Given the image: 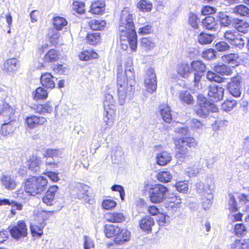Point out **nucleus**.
Returning <instances> with one entry per match:
<instances>
[{"instance_id": "26", "label": "nucleus", "mask_w": 249, "mask_h": 249, "mask_svg": "<svg viewBox=\"0 0 249 249\" xmlns=\"http://www.w3.org/2000/svg\"><path fill=\"white\" fill-rule=\"evenodd\" d=\"M105 6V3L104 0H96L91 3L90 11L94 14H100L104 11Z\"/></svg>"}, {"instance_id": "4", "label": "nucleus", "mask_w": 249, "mask_h": 249, "mask_svg": "<svg viewBox=\"0 0 249 249\" xmlns=\"http://www.w3.org/2000/svg\"><path fill=\"white\" fill-rule=\"evenodd\" d=\"M197 98V103L194 107V112L197 116L204 118L210 111H218L216 106L214 103L209 102L205 97L199 95Z\"/></svg>"}, {"instance_id": "45", "label": "nucleus", "mask_w": 249, "mask_h": 249, "mask_svg": "<svg viewBox=\"0 0 249 249\" xmlns=\"http://www.w3.org/2000/svg\"><path fill=\"white\" fill-rule=\"evenodd\" d=\"M142 47L146 51H148L154 48L155 43L150 38H142L141 40Z\"/></svg>"}, {"instance_id": "64", "label": "nucleus", "mask_w": 249, "mask_h": 249, "mask_svg": "<svg viewBox=\"0 0 249 249\" xmlns=\"http://www.w3.org/2000/svg\"><path fill=\"white\" fill-rule=\"evenodd\" d=\"M60 155L59 150L57 149H48L45 150L43 153L45 157H57Z\"/></svg>"}, {"instance_id": "48", "label": "nucleus", "mask_w": 249, "mask_h": 249, "mask_svg": "<svg viewBox=\"0 0 249 249\" xmlns=\"http://www.w3.org/2000/svg\"><path fill=\"white\" fill-rule=\"evenodd\" d=\"M48 35L52 44L54 46L57 45L60 38L59 33L56 30L52 29L49 31Z\"/></svg>"}, {"instance_id": "23", "label": "nucleus", "mask_w": 249, "mask_h": 249, "mask_svg": "<svg viewBox=\"0 0 249 249\" xmlns=\"http://www.w3.org/2000/svg\"><path fill=\"white\" fill-rule=\"evenodd\" d=\"M56 107L57 105L52 102H48L44 104L38 105L36 109V112L40 114L51 113L53 108H56Z\"/></svg>"}, {"instance_id": "36", "label": "nucleus", "mask_w": 249, "mask_h": 249, "mask_svg": "<svg viewBox=\"0 0 249 249\" xmlns=\"http://www.w3.org/2000/svg\"><path fill=\"white\" fill-rule=\"evenodd\" d=\"M18 60L16 58L7 60L3 64V70L6 72H12L16 69Z\"/></svg>"}, {"instance_id": "27", "label": "nucleus", "mask_w": 249, "mask_h": 249, "mask_svg": "<svg viewBox=\"0 0 249 249\" xmlns=\"http://www.w3.org/2000/svg\"><path fill=\"white\" fill-rule=\"evenodd\" d=\"M41 163L40 159L34 155L31 157L27 161L29 169L34 172H37L39 171Z\"/></svg>"}, {"instance_id": "61", "label": "nucleus", "mask_w": 249, "mask_h": 249, "mask_svg": "<svg viewBox=\"0 0 249 249\" xmlns=\"http://www.w3.org/2000/svg\"><path fill=\"white\" fill-rule=\"evenodd\" d=\"M73 9L78 14H83L85 12V4L83 2L76 1L73 2Z\"/></svg>"}, {"instance_id": "16", "label": "nucleus", "mask_w": 249, "mask_h": 249, "mask_svg": "<svg viewBox=\"0 0 249 249\" xmlns=\"http://www.w3.org/2000/svg\"><path fill=\"white\" fill-rule=\"evenodd\" d=\"M178 73L182 77L189 78L193 81V73L190 66L186 63H182L178 65Z\"/></svg>"}, {"instance_id": "19", "label": "nucleus", "mask_w": 249, "mask_h": 249, "mask_svg": "<svg viewBox=\"0 0 249 249\" xmlns=\"http://www.w3.org/2000/svg\"><path fill=\"white\" fill-rule=\"evenodd\" d=\"M46 122V120L43 117L36 116H31L26 118V122L27 126L30 128H33L38 125L43 124Z\"/></svg>"}, {"instance_id": "34", "label": "nucleus", "mask_w": 249, "mask_h": 249, "mask_svg": "<svg viewBox=\"0 0 249 249\" xmlns=\"http://www.w3.org/2000/svg\"><path fill=\"white\" fill-rule=\"evenodd\" d=\"M179 99L182 103L187 105L192 104L194 102V99L190 93L187 91H182L179 93Z\"/></svg>"}, {"instance_id": "40", "label": "nucleus", "mask_w": 249, "mask_h": 249, "mask_svg": "<svg viewBox=\"0 0 249 249\" xmlns=\"http://www.w3.org/2000/svg\"><path fill=\"white\" fill-rule=\"evenodd\" d=\"M214 36L210 34L201 33L198 37V42L201 44H208L213 40Z\"/></svg>"}, {"instance_id": "52", "label": "nucleus", "mask_w": 249, "mask_h": 249, "mask_svg": "<svg viewBox=\"0 0 249 249\" xmlns=\"http://www.w3.org/2000/svg\"><path fill=\"white\" fill-rule=\"evenodd\" d=\"M137 7L140 10L144 12H147L151 11L152 4L145 0H141L137 4Z\"/></svg>"}, {"instance_id": "53", "label": "nucleus", "mask_w": 249, "mask_h": 249, "mask_svg": "<svg viewBox=\"0 0 249 249\" xmlns=\"http://www.w3.org/2000/svg\"><path fill=\"white\" fill-rule=\"evenodd\" d=\"M100 35L99 33L88 34L87 36V42L91 45L97 44L100 40Z\"/></svg>"}, {"instance_id": "11", "label": "nucleus", "mask_w": 249, "mask_h": 249, "mask_svg": "<svg viewBox=\"0 0 249 249\" xmlns=\"http://www.w3.org/2000/svg\"><path fill=\"white\" fill-rule=\"evenodd\" d=\"M89 187L84 184L78 183L73 190V195L77 198L80 199H83L89 203H90V200L89 199L90 196L89 193Z\"/></svg>"}, {"instance_id": "15", "label": "nucleus", "mask_w": 249, "mask_h": 249, "mask_svg": "<svg viewBox=\"0 0 249 249\" xmlns=\"http://www.w3.org/2000/svg\"><path fill=\"white\" fill-rule=\"evenodd\" d=\"M240 83V82L238 78H234L231 79L228 84L229 92L234 97H238L241 95V90Z\"/></svg>"}, {"instance_id": "57", "label": "nucleus", "mask_w": 249, "mask_h": 249, "mask_svg": "<svg viewBox=\"0 0 249 249\" xmlns=\"http://www.w3.org/2000/svg\"><path fill=\"white\" fill-rule=\"evenodd\" d=\"M216 52L213 49H207L202 53V57L206 60H210L215 58Z\"/></svg>"}, {"instance_id": "58", "label": "nucleus", "mask_w": 249, "mask_h": 249, "mask_svg": "<svg viewBox=\"0 0 249 249\" xmlns=\"http://www.w3.org/2000/svg\"><path fill=\"white\" fill-rule=\"evenodd\" d=\"M215 48L219 52H223L229 51L230 46L226 42L220 41L215 44Z\"/></svg>"}, {"instance_id": "28", "label": "nucleus", "mask_w": 249, "mask_h": 249, "mask_svg": "<svg viewBox=\"0 0 249 249\" xmlns=\"http://www.w3.org/2000/svg\"><path fill=\"white\" fill-rule=\"evenodd\" d=\"M233 25L238 33L241 32L245 34L249 31V24L244 20L236 19L234 20Z\"/></svg>"}, {"instance_id": "22", "label": "nucleus", "mask_w": 249, "mask_h": 249, "mask_svg": "<svg viewBox=\"0 0 249 249\" xmlns=\"http://www.w3.org/2000/svg\"><path fill=\"white\" fill-rule=\"evenodd\" d=\"M196 189L198 193L205 196H209V198H213L212 189L209 184H204L199 182L196 184Z\"/></svg>"}, {"instance_id": "31", "label": "nucleus", "mask_w": 249, "mask_h": 249, "mask_svg": "<svg viewBox=\"0 0 249 249\" xmlns=\"http://www.w3.org/2000/svg\"><path fill=\"white\" fill-rule=\"evenodd\" d=\"M154 224L153 219L149 216H146L140 221V227L142 230L148 232L151 231V227Z\"/></svg>"}, {"instance_id": "49", "label": "nucleus", "mask_w": 249, "mask_h": 249, "mask_svg": "<svg viewBox=\"0 0 249 249\" xmlns=\"http://www.w3.org/2000/svg\"><path fill=\"white\" fill-rule=\"evenodd\" d=\"M98 54L92 51H84L79 55V58L82 60H88L91 58H96Z\"/></svg>"}, {"instance_id": "54", "label": "nucleus", "mask_w": 249, "mask_h": 249, "mask_svg": "<svg viewBox=\"0 0 249 249\" xmlns=\"http://www.w3.org/2000/svg\"><path fill=\"white\" fill-rule=\"evenodd\" d=\"M15 114V110L13 107L7 103H4L1 110V115L9 117Z\"/></svg>"}, {"instance_id": "2", "label": "nucleus", "mask_w": 249, "mask_h": 249, "mask_svg": "<svg viewBox=\"0 0 249 249\" xmlns=\"http://www.w3.org/2000/svg\"><path fill=\"white\" fill-rule=\"evenodd\" d=\"M47 184V179L44 177L33 176L26 180L25 191L31 196H35L44 192Z\"/></svg>"}, {"instance_id": "42", "label": "nucleus", "mask_w": 249, "mask_h": 249, "mask_svg": "<svg viewBox=\"0 0 249 249\" xmlns=\"http://www.w3.org/2000/svg\"><path fill=\"white\" fill-rule=\"evenodd\" d=\"M239 34H240L236 30H228L224 33V37L231 44Z\"/></svg>"}, {"instance_id": "44", "label": "nucleus", "mask_w": 249, "mask_h": 249, "mask_svg": "<svg viewBox=\"0 0 249 249\" xmlns=\"http://www.w3.org/2000/svg\"><path fill=\"white\" fill-rule=\"evenodd\" d=\"M218 17L221 24L224 27L230 26L232 22V18L224 13H219L218 14Z\"/></svg>"}, {"instance_id": "56", "label": "nucleus", "mask_w": 249, "mask_h": 249, "mask_svg": "<svg viewBox=\"0 0 249 249\" xmlns=\"http://www.w3.org/2000/svg\"><path fill=\"white\" fill-rule=\"evenodd\" d=\"M214 71L222 75H228L230 72V69L224 64L217 65L214 68Z\"/></svg>"}, {"instance_id": "50", "label": "nucleus", "mask_w": 249, "mask_h": 249, "mask_svg": "<svg viewBox=\"0 0 249 249\" xmlns=\"http://www.w3.org/2000/svg\"><path fill=\"white\" fill-rule=\"evenodd\" d=\"M175 201H168V202L165 204L166 208L168 210L176 211L178 208V205L181 203L180 198H178L177 196L175 197H171V200H175Z\"/></svg>"}, {"instance_id": "38", "label": "nucleus", "mask_w": 249, "mask_h": 249, "mask_svg": "<svg viewBox=\"0 0 249 249\" xmlns=\"http://www.w3.org/2000/svg\"><path fill=\"white\" fill-rule=\"evenodd\" d=\"M232 12L241 16L249 15V9L246 6L240 4L232 9Z\"/></svg>"}, {"instance_id": "62", "label": "nucleus", "mask_w": 249, "mask_h": 249, "mask_svg": "<svg viewBox=\"0 0 249 249\" xmlns=\"http://www.w3.org/2000/svg\"><path fill=\"white\" fill-rule=\"evenodd\" d=\"M199 22V19L193 13H190L189 15V24L194 28H198V23Z\"/></svg>"}, {"instance_id": "29", "label": "nucleus", "mask_w": 249, "mask_h": 249, "mask_svg": "<svg viewBox=\"0 0 249 249\" xmlns=\"http://www.w3.org/2000/svg\"><path fill=\"white\" fill-rule=\"evenodd\" d=\"M130 237V232L126 229L121 230L117 233L114 239V242L117 244H121L127 241Z\"/></svg>"}, {"instance_id": "14", "label": "nucleus", "mask_w": 249, "mask_h": 249, "mask_svg": "<svg viewBox=\"0 0 249 249\" xmlns=\"http://www.w3.org/2000/svg\"><path fill=\"white\" fill-rule=\"evenodd\" d=\"M111 88H109L107 91L104 94L103 106L104 110H115V100L111 94Z\"/></svg>"}, {"instance_id": "3", "label": "nucleus", "mask_w": 249, "mask_h": 249, "mask_svg": "<svg viewBox=\"0 0 249 249\" xmlns=\"http://www.w3.org/2000/svg\"><path fill=\"white\" fill-rule=\"evenodd\" d=\"M119 31L121 33L122 36H124L127 32L128 34L132 33L133 35L136 33L133 23V14L127 7L124 8L121 12Z\"/></svg>"}, {"instance_id": "51", "label": "nucleus", "mask_w": 249, "mask_h": 249, "mask_svg": "<svg viewBox=\"0 0 249 249\" xmlns=\"http://www.w3.org/2000/svg\"><path fill=\"white\" fill-rule=\"evenodd\" d=\"M47 96L48 92L47 90L41 87L37 88L34 94V99L36 100L46 99Z\"/></svg>"}, {"instance_id": "17", "label": "nucleus", "mask_w": 249, "mask_h": 249, "mask_svg": "<svg viewBox=\"0 0 249 249\" xmlns=\"http://www.w3.org/2000/svg\"><path fill=\"white\" fill-rule=\"evenodd\" d=\"M58 190V187L56 185H53L50 187L45 195L42 197L43 202L48 206L52 205L55 193Z\"/></svg>"}, {"instance_id": "10", "label": "nucleus", "mask_w": 249, "mask_h": 249, "mask_svg": "<svg viewBox=\"0 0 249 249\" xmlns=\"http://www.w3.org/2000/svg\"><path fill=\"white\" fill-rule=\"evenodd\" d=\"M144 84L148 92H153L157 89L156 75L153 69L150 68L146 72Z\"/></svg>"}, {"instance_id": "32", "label": "nucleus", "mask_w": 249, "mask_h": 249, "mask_svg": "<svg viewBox=\"0 0 249 249\" xmlns=\"http://www.w3.org/2000/svg\"><path fill=\"white\" fill-rule=\"evenodd\" d=\"M120 231V228L115 225L109 224L105 226V233L107 237L108 238L114 236H117V233Z\"/></svg>"}, {"instance_id": "25", "label": "nucleus", "mask_w": 249, "mask_h": 249, "mask_svg": "<svg viewBox=\"0 0 249 249\" xmlns=\"http://www.w3.org/2000/svg\"><path fill=\"white\" fill-rule=\"evenodd\" d=\"M106 218L107 221L112 223H121L124 222L125 217L124 214L121 212H115L107 213Z\"/></svg>"}, {"instance_id": "33", "label": "nucleus", "mask_w": 249, "mask_h": 249, "mask_svg": "<svg viewBox=\"0 0 249 249\" xmlns=\"http://www.w3.org/2000/svg\"><path fill=\"white\" fill-rule=\"evenodd\" d=\"M106 24V22L100 19H93L89 22V26L93 30H102L104 29Z\"/></svg>"}, {"instance_id": "6", "label": "nucleus", "mask_w": 249, "mask_h": 249, "mask_svg": "<svg viewBox=\"0 0 249 249\" xmlns=\"http://www.w3.org/2000/svg\"><path fill=\"white\" fill-rule=\"evenodd\" d=\"M168 189L161 184L152 186L149 191L150 201L155 203L163 201L168 196Z\"/></svg>"}, {"instance_id": "37", "label": "nucleus", "mask_w": 249, "mask_h": 249, "mask_svg": "<svg viewBox=\"0 0 249 249\" xmlns=\"http://www.w3.org/2000/svg\"><path fill=\"white\" fill-rule=\"evenodd\" d=\"M221 58L226 63L236 64L238 63L239 56L237 53H231L223 55Z\"/></svg>"}, {"instance_id": "30", "label": "nucleus", "mask_w": 249, "mask_h": 249, "mask_svg": "<svg viewBox=\"0 0 249 249\" xmlns=\"http://www.w3.org/2000/svg\"><path fill=\"white\" fill-rule=\"evenodd\" d=\"M172 157L169 153L163 151L159 153L157 156V161L160 165H165L171 160Z\"/></svg>"}, {"instance_id": "59", "label": "nucleus", "mask_w": 249, "mask_h": 249, "mask_svg": "<svg viewBox=\"0 0 249 249\" xmlns=\"http://www.w3.org/2000/svg\"><path fill=\"white\" fill-rule=\"evenodd\" d=\"M245 44V40L244 39L243 36L239 34V35L236 37V39L231 43V45L240 49H242L244 48Z\"/></svg>"}, {"instance_id": "9", "label": "nucleus", "mask_w": 249, "mask_h": 249, "mask_svg": "<svg viewBox=\"0 0 249 249\" xmlns=\"http://www.w3.org/2000/svg\"><path fill=\"white\" fill-rule=\"evenodd\" d=\"M10 232L15 239L25 237L27 234V228L25 223L23 221H18L11 228Z\"/></svg>"}, {"instance_id": "18", "label": "nucleus", "mask_w": 249, "mask_h": 249, "mask_svg": "<svg viewBox=\"0 0 249 249\" xmlns=\"http://www.w3.org/2000/svg\"><path fill=\"white\" fill-rule=\"evenodd\" d=\"M0 181L1 184L8 190H14L17 186L14 178L9 175H2L0 178Z\"/></svg>"}, {"instance_id": "35", "label": "nucleus", "mask_w": 249, "mask_h": 249, "mask_svg": "<svg viewBox=\"0 0 249 249\" xmlns=\"http://www.w3.org/2000/svg\"><path fill=\"white\" fill-rule=\"evenodd\" d=\"M203 26L207 30H213L215 28L216 22L214 18L212 16L207 17L202 21Z\"/></svg>"}, {"instance_id": "1", "label": "nucleus", "mask_w": 249, "mask_h": 249, "mask_svg": "<svg viewBox=\"0 0 249 249\" xmlns=\"http://www.w3.org/2000/svg\"><path fill=\"white\" fill-rule=\"evenodd\" d=\"M117 86L119 103L121 106L124 105L127 98H130L134 91L135 84H132L124 80L123 74L122 65L117 67Z\"/></svg>"}, {"instance_id": "13", "label": "nucleus", "mask_w": 249, "mask_h": 249, "mask_svg": "<svg viewBox=\"0 0 249 249\" xmlns=\"http://www.w3.org/2000/svg\"><path fill=\"white\" fill-rule=\"evenodd\" d=\"M224 94V89L216 85L209 87L208 95L210 99L213 102L222 100Z\"/></svg>"}, {"instance_id": "24", "label": "nucleus", "mask_w": 249, "mask_h": 249, "mask_svg": "<svg viewBox=\"0 0 249 249\" xmlns=\"http://www.w3.org/2000/svg\"><path fill=\"white\" fill-rule=\"evenodd\" d=\"M159 110L162 119L167 123H170L172 120L171 108L167 104H162L159 107Z\"/></svg>"}, {"instance_id": "60", "label": "nucleus", "mask_w": 249, "mask_h": 249, "mask_svg": "<svg viewBox=\"0 0 249 249\" xmlns=\"http://www.w3.org/2000/svg\"><path fill=\"white\" fill-rule=\"evenodd\" d=\"M190 127L194 130L201 129L203 126V124L196 119H192L189 122Z\"/></svg>"}, {"instance_id": "8", "label": "nucleus", "mask_w": 249, "mask_h": 249, "mask_svg": "<svg viewBox=\"0 0 249 249\" xmlns=\"http://www.w3.org/2000/svg\"><path fill=\"white\" fill-rule=\"evenodd\" d=\"M194 86L196 87L206 70V66L201 61H193L191 63Z\"/></svg>"}, {"instance_id": "39", "label": "nucleus", "mask_w": 249, "mask_h": 249, "mask_svg": "<svg viewBox=\"0 0 249 249\" xmlns=\"http://www.w3.org/2000/svg\"><path fill=\"white\" fill-rule=\"evenodd\" d=\"M157 178L159 181L166 183L171 181L172 175L169 171H160L157 175Z\"/></svg>"}, {"instance_id": "63", "label": "nucleus", "mask_w": 249, "mask_h": 249, "mask_svg": "<svg viewBox=\"0 0 249 249\" xmlns=\"http://www.w3.org/2000/svg\"><path fill=\"white\" fill-rule=\"evenodd\" d=\"M206 76L210 81H214L217 83H221L223 81V79L222 77L211 71H208Z\"/></svg>"}, {"instance_id": "12", "label": "nucleus", "mask_w": 249, "mask_h": 249, "mask_svg": "<svg viewBox=\"0 0 249 249\" xmlns=\"http://www.w3.org/2000/svg\"><path fill=\"white\" fill-rule=\"evenodd\" d=\"M124 72L123 71V74L124 78V80L130 82L132 84H135V73L133 67L132 60L130 58H127L124 63Z\"/></svg>"}, {"instance_id": "7", "label": "nucleus", "mask_w": 249, "mask_h": 249, "mask_svg": "<svg viewBox=\"0 0 249 249\" xmlns=\"http://www.w3.org/2000/svg\"><path fill=\"white\" fill-rule=\"evenodd\" d=\"M121 33H119L121 46L124 50H126L128 45L130 46L131 49L133 51H136L137 47V34L135 33V35L132 33L127 32V34L122 36Z\"/></svg>"}, {"instance_id": "21", "label": "nucleus", "mask_w": 249, "mask_h": 249, "mask_svg": "<svg viewBox=\"0 0 249 249\" xmlns=\"http://www.w3.org/2000/svg\"><path fill=\"white\" fill-rule=\"evenodd\" d=\"M42 85L47 89H53L55 86L54 77L50 73L42 74L40 77Z\"/></svg>"}, {"instance_id": "47", "label": "nucleus", "mask_w": 249, "mask_h": 249, "mask_svg": "<svg viewBox=\"0 0 249 249\" xmlns=\"http://www.w3.org/2000/svg\"><path fill=\"white\" fill-rule=\"evenodd\" d=\"M237 105V102L235 100H227L224 101L221 105V108L226 112L231 111Z\"/></svg>"}, {"instance_id": "20", "label": "nucleus", "mask_w": 249, "mask_h": 249, "mask_svg": "<svg viewBox=\"0 0 249 249\" xmlns=\"http://www.w3.org/2000/svg\"><path fill=\"white\" fill-rule=\"evenodd\" d=\"M115 110H104V123H105V129H109L113 124Z\"/></svg>"}, {"instance_id": "5", "label": "nucleus", "mask_w": 249, "mask_h": 249, "mask_svg": "<svg viewBox=\"0 0 249 249\" xmlns=\"http://www.w3.org/2000/svg\"><path fill=\"white\" fill-rule=\"evenodd\" d=\"M177 150L176 156L178 158H188L187 154L188 151L186 146L194 147L196 146L197 142L193 137H186L178 139L175 141Z\"/></svg>"}, {"instance_id": "41", "label": "nucleus", "mask_w": 249, "mask_h": 249, "mask_svg": "<svg viewBox=\"0 0 249 249\" xmlns=\"http://www.w3.org/2000/svg\"><path fill=\"white\" fill-rule=\"evenodd\" d=\"M53 24L56 30H61L67 25V21L64 18L56 17L53 18Z\"/></svg>"}, {"instance_id": "55", "label": "nucleus", "mask_w": 249, "mask_h": 249, "mask_svg": "<svg viewBox=\"0 0 249 249\" xmlns=\"http://www.w3.org/2000/svg\"><path fill=\"white\" fill-rule=\"evenodd\" d=\"M3 205L11 206L12 208H14L16 210L21 211L22 210L23 205L22 204L14 200H10L8 199H3L2 201Z\"/></svg>"}, {"instance_id": "43", "label": "nucleus", "mask_w": 249, "mask_h": 249, "mask_svg": "<svg viewBox=\"0 0 249 249\" xmlns=\"http://www.w3.org/2000/svg\"><path fill=\"white\" fill-rule=\"evenodd\" d=\"M228 249H249V245L244 241L236 240L229 247Z\"/></svg>"}, {"instance_id": "46", "label": "nucleus", "mask_w": 249, "mask_h": 249, "mask_svg": "<svg viewBox=\"0 0 249 249\" xmlns=\"http://www.w3.org/2000/svg\"><path fill=\"white\" fill-rule=\"evenodd\" d=\"M58 53L56 50L52 49L45 55L44 60L48 62H55L58 59Z\"/></svg>"}]
</instances>
